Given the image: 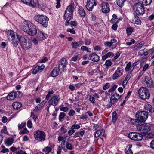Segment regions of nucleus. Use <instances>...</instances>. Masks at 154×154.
Here are the masks:
<instances>
[{
    "label": "nucleus",
    "instance_id": "f257e3e1",
    "mask_svg": "<svg viewBox=\"0 0 154 154\" xmlns=\"http://www.w3.org/2000/svg\"><path fill=\"white\" fill-rule=\"evenodd\" d=\"M20 44L22 48L25 50L29 49L32 46L30 40L26 35H23L20 36Z\"/></svg>",
    "mask_w": 154,
    "mask_h": 154
},
{
    "label": "nucleus",
    "instance_id": "f03ea898",
    "mask_svg": "<svg viewBox=\"0 0 154 154\" xmlns=\"http://www.w3.org/2000/svg\"><path fill=\"white\" fill-rule=\"evenodd\" d=\"M74 9L73 6L72 5H69L67 7L64 15V18L66 20L65 23V25H68L69 23V21L72 18Z\"/></svg>",
    "mask_w": 154,
    "mask_h": 154
},
{
    "label": "nucleus",
    "instance_id": "7ed1b4c3",
    "mask_svg": "<svg viewBox=\"0 0 154 154\" xmlns=\"http://www.w3.org/2000/svg\"><path fill=\"white\" fill-rule=\"evenodd\" d=\"M34 19L44 27H46L48 26L49 18L45 15H36L34 17Z\"/></svg>",
    "mask_w": 154,
    "mask_h": 154
},
{
    "label": "nucleus",
    "instance_id": "20e7f679",
    "mask_svg": "<svg viewBox=\"0 0 154 154\" xmlns=\"http://www.w3.org/2000/svg\"><path fill=\"white\" fill-rule=\"evenodd\" d=\"M136 125L137 129L139 131H141L143 133H147L150 130V125L144 122H140L138 124H136Z\"/></svg>",
    "mask_w": 154,
    "mask_h": 154
},
{
    "label": "nucleus",
    "instance_id": "39448f33",
    "mask_svg": "<svg viewBox=\"0 0 154 154\" xmlns=\"http://www.w3.org/2000/svg\"><path fill=\"white\" fill-rule=\"evenodd\" d=\"M148 114L145 111H138L135 115V117L141 122H144L147 119Z\"/></svg>",
    "mask_w": 154,
    "mask_h": 154
},
{
    "label": "nucleus",
    "instance_id": "423d86ee",
    "mask_svg": "<svg viewBox=\"0 0 154 154\" xmlns=\"http://www.w3.org/2000/svg\"><path fill=\"white\" fill-rule=\"evenodd\" d=\"M138 94L140 98L143 100L148 99L150 97L149 91L145 87H141L138 90Z\"/></svg>",
    "mask_w": 154,
    "mask_h": 154
},
{
    "label": "nucleus",
    "instance_id": "0eeeda50",
    "mask_svg": "<svg viewBox=\"0 0 154 154\" xmlns=\"http://www.w3.org/2000/svg\"><path fill=\"white\" fill-rule=\"evenodd\" d=\"M134 9L136 13L138 15H142L145 12V8L143 5L140 2L135 4L134 5Z\"/></svg>",
    "mask_w": 154,
    "mask_h": 154
},
{
    "label": "nucleus",
    "instance_id": "6e6552de",
    "mask_svg": "<svg viewBox=\"0 0 154 154\" xmlns=\"http://www.w3.org/2000/svg\"><path fill=\"white\" fill-rule=\"evenodd\" d=\"M35 139L39 142H43L45 140L46 135L44 132L41 130H37L34 132Z\"/></svg>",
    "mask_w": 154,
    "mask_h": 154
},
{
    "label": "nucleus",
    "instance_id": "1a4fd4ad",
    "mask_svg": "<svg viewBox=\"0 0 154 154\" xmlns=\"http://www.w3.org/2000/svg\"><path fill=\"white\" fill-rule=\"evenodd\" d=\"M128 137L134 141H140L143 138V135L139 133L131 132L128 135Z\"/></svg>",
    "mask_w": 154,
    "mask_h": 154
},
{
    "label": "nucleus",
    "instance_id": "9d476101",
    "mask_svg": "<svg viewBox=\"0 0 154 154\" xmlns=\"http://www.w3.org/2000/svg\"><path fill=\"white\" fill-rule=\"evenodd\" d=\"M60 99V98L59 96L57 95L54 96L49 100L48 103L49 105L56 106L58 104Z\"/></svg>",
    "mask_w": 154,
    "mask_h": 154
},
{
    "label": "nucleus",
    "instance_id": "9b49d317",
    "mask_svg": "<svg viewBox=\"0 0 154 154\" xmlns=\"http://www.w3.org/2000/svg\"><path fill=\"white\" fill-rule=\"evenodd\" d=\"M97 5V3L95 0H87L85 7L89 11H92L94 6Z\"/></svg>",
    "mask_w": 154,
    "mask_h": 154
},
{
    "label": "nucleus",
    "instance_id": "f8f14e48",
    "mask_svg": "<svg viewBox=\"0 0 154 154\" xmlns=\"http://www.w3.org/2000/svg\"><path fill=\"white\" fill-rule=\"evenodd\" d=\"M67 64V60L66 59L62 58L58 62V68L59 69H62L66 68Z\"/></svg>",
    "mask_w": 154,
    "mask_h": 154
},
{
    "label": "nucleus",
    "instance_id": "ddd939ff",
    "mask_svg": "<svg viewBox=\"0 0 154 154\" xmlns=\"http://www.w3.org/2000/svg\"><path fill=\"white\" fill-rule=\"evenodd\" d=\"M123 70L120 67H119L112 75V79L113 80L117 79L120 76L123 74Z\"/></svg>",
    "mask_w": 154,
    "mask_h": 154
},
{
    "label": "nucleus",
    "instance_id": "4468645a",
    "mask_svg": "<svg viewBox=\"0 0 154 154\" xmlns=\"http://www.w3.org/2000/svg\"><path fill=\"white\" fill-rule=\"evenodd\" d=\"M31 25V26H30L29 29L26 33L31 36H33L36 34L37 30L35 25L32 24Z\"/></svg>",
    "mask_w": 154,
    "mask_h": 154
},
{
    "label": "nucleus",
    "instance_id": "2eb2a0df",
    "mask_svg": "<svg viewBox=\"0 0 154 154\" xmlns=\"http://www.w3.org/2000/svg\"><path fill=\"white\" fill-rule=\"evenodd\" d=\"M88 59L94 62H98L100 59V57L96 53H93L90 54Z\"/></svg>",
    "mask_w": 154,
    "mask_h": 154
},
{
    "label": "nucleus",
    "instance_id": "dca6fc26",
    "mask_svg": "<svg viewBox=\"0 0 154 154\" xmlns=\"http://www.w3.org/2000/svg\"><path fill=\"white\" fill-rule=\"evenodd\" d=\"M102 7V12L105 13H108L110 11L109 5L106 2L103 3L101 4Z\"/></svg>",
    "mask_w": 154,
    "mask_h": 154
},
{
    "label": "nucleus",
    "instance_id": "f3484780",
    "mask_svg": "<svg viewBox=\"0 0 154 154\" xmlns=\"http://www.w3.org/2000/svg\"><path fill=\"white\" fill-rule=\"evenodd\" d=\"M21 1L23 3L33 8H35L36 5V3L33 0H21Z\"/></svg>",
    "mask_w": 154,
    "mask_h": 154
},
{
    "label": "nucleus",
    "instance_id": "a211bd4d",
    "mask_svg": "<svg viewBox=\"0 0 154 154\" xmlns=\"http://www.w3.org/2000/svg\"><path fill=\"white\" fill-rule=\"evenodd\" d=\"M20 37H19L16 34V36L14 38L10 40L11 42L14 47H16L18 45L19 42H20Z\"/></svg>",
    "mask_w": 154,
    "mask_h": 154
},
{
    "label": "nucleus",
    "instance_id": "6ab92c4d",
    "mask_svg": "<svg viewBox=\"0 0 154 154\" xmlns=\"http://www.w3.org/2000/svg\"><path fill=\"white\" fill-rule=\"evenodd\" d=\"M32 23H28L27 21H25L23 23V30L26 33L29 29L30 26H31Z\"/></svg>",
    "mask_w": 154,
    "mask_h": 154
},
{
    "label": "nucleus",
    "instance_id": "aec40b11",
    "mask_svg": "<svg viewBox=\"0 0 154 154\" xmlns=\"http://www.w3.org/2000/svg\"><path fill=\"white\" fill-rule=\"evenodd\" d=\"M37 33V37L40 40H43L45 39L48 37V35L41 31H38Z\"/></svg>",
    "mask_w": 154,
    "mask_h": 154
},
{
    "label": "nucleus",
    "instance_id": "412c9836",
    "mask_svg": "<svg viewBox=\"0 0 154 154\" xmlns=\"http://www.w3.org/2000/svg\"><path fill=\"white\" fill-rule=\"evenodd\" d=\"M105 131L103 129L98 130L95 132V136L98 137L100 136L103 137L104 135Z\"/></svg>",
    "mask_w": 154,
    "mask_h": 154
},
{
    "label": "nucleus",
    "instance_id": "4be33fe9",
    "mask_svg": "<svg viewBox=\"0 0 154 154\" xmlns=\"http://www.w3.org/2000/svg\"><path fill=\"white\" fill-rule=\"evenodd\" d=\"M15 34L16 35L17 34L13 31L9 30L7 32V36L8 39L10 40L11 39L14 38L16 36Z\"/></svg>",
    "mask_w": 154,
    "mask_h": 154
},
{
    "label": "nucleus",
    "instance_id": "5701e85b",
    "mask_svg": "<svg viewBox=\"0 0 154 154\" xmlns=\"http://www.w3.org/2000/svg\"><path fill=\"white\" fill-rule=\"evenodd\" d=\"M144 108L146 111H149V112H154V108L152 107V106L148 104H146L144 106Z\"/></svg>",
    "mask_w": 154,
    "mask_h": 154
},
{
    "label": "nucleus",
    "instance_id": "b1692460",
    "mask_svg": "<svg viewBox=\"0 0 154 154\" xmlns=\"http://www.w3.org/2000/svg\"><path fill=\"white\" fill-rule=\"evenodd\" d=\"M16 92L14 91L11 93L7 96V99L9 100H14L16 97Z\"/></svg>",
    "mask_w": 154,
    "mask_h": 154
},
{
    "label": "nucleus",
    "instance_id": "393cba45",
    "mask_svg": "<svg viewBox=\"0 0 154 154\" xmlns=\"http://www.w3.org/2000/svg\"><path fill=\"white\" fill-rule=\"evenodd\" d=\"M60 70L59 68L56 67L54 68L52 72L51 75L53 77H55L57 76L59 74V71Z\"/></svg>",
    "mask_w": 154,
    "mask_h": 154
},
{
    "label": "nucleus",
    "instance_id": "a878e982",
    "mask_svg": "<svg viewBox=\"0 0 154 154\" xmlns=\"http://www.w3.org/2000/svg\"><path fill=\"white\" fill-rule=\"evenodd\" d=\"M22 104L19 102H15L12 104L13 109L15 110H18L22 106Z\"/></svg>",
    "mask_w": 154,
    "mask_h": 154
},
{
    "label": "nucleus",
    "instance_id": "bb28decb",
    "mask_svg": "<svg viewBox=\"0 0 154 154\" xmlns=\"http://www.w3.org/2000/svg\"><path fill=\"white\" fill-rule=\"evenodd\" d=\"M134 19L131 20L132 23L136 24L140 23L141 21L137 15L134 14Z\"/></svg>",
    "mask_w": 154,
    "mask_h": 154
},
{
    "label": "nucleus",
    "instance_id": "cd10ccee",
    "mask_svg": "<svg viewBox=\"0 0 154 154\" xmlns=\"http://www.w3.org/2000/svg\"><path fill=\"white\" fill-rule=\"evenodd\" d=\"M138 54L140 56H146L149 54L147 49L144 48L140 50L138 52Z\"/></svg>",
    "mask_w": 154,
    "mask_h": 154
},
{
    "label": "nucleus",
    "instance_id": "c85d7f7f",
    "mask_svg": "<svg viewBox=\"0 0 154 154\" xmlns=\"http://www.w3.org/2000/svg\"><path fill=\"white\" fill-rule=\"evenodd\" d=\"M132 146L131 144L128 145L125 149V151L127 154H132L133 152L131 149Z\"/></svg>",
    "mask_w": 154,
    "mask_h": 154
},
{
    "label": "nucleus",
    "instance_id": "c756f323",
    "mask_svg": "<svg viewBox=\"0 0 154 154\" xmlns=\"http://www.w3.org/2000/svg\"><path fill=\"white\" fill-rule=\"evenodd\" d=\"M14 141V139L12 138H8L5 141V144L7 146L11 145Z\"/></svg>",
    "mask_w": 154,
    "mask_h": 154
},
{
    "label": "nucleus",
    "instance_id": "7c9ffc66",
    "mask_svg": "<svg viewBox=\"0 0 154 154\" xmlns=\"http://www.w3.org/2000/svg\"><path fill=\"white\" fill-rule=\"evenodd\" d=\"M79 13L80 15L83 17H85V12L82 7H80L79 8Z\"/></svg>",
    "mask_w": 154,
    "mask_h": 154
},
{
    "label": "nucleus",
    "instance_id": "2f4dec72",
    "mask_svg": "<svg viewBox=\"0 0 154 154\" xmlns=\"http://www.w3.org/2000/svg\"><path fill=\"white\" fill-rule=\"evenodd\" d=\"M143 46V45L141 42L134 46V47L133 48L134 50L137 51L139 49L141 48Z\"/></svg>",
    "mask_w": 154,
    "mask_h": 154
},
{
    "label": "nucleus",
    "instance_id": "473e14b6",
    "mask_svg": "<svg viewBox=\"0 0 154 154\" xmlns=\"http://www.w3.org/2000/svg\"><path fill=\"white\" fill-rule=\"evenodd\" d=\"M125 1L126 0H116L117 4L119 7H122Z\"/></svg>",
    "mask_w": 154,
    "mask_h": 154
},
{
    "label": "nucleus",
    "instance_id": "72a5a7b5",
    "mask_svg": "<svg viewBox=\"0 0 154 154\" xmlns=\"http://www.w3.org/2000/svg\"><path fill=\"white\" fill-rule=\"evenodd\" d=\"M142 4L145 6L150 5L152 2V0H141Z\"/></svg>",
    "mask_w": 154,
    "mask_h": 154
},
{
    "label": "nucleus",
    "instance_id": "f704fd0d",
    "mask_svg": "<svg viewBox=\"0 0 154 154\" xmlns=\"http://www.w3.org/2000/svg\"><path fill=\"white\" fill-rule=\"evenodd\" d=\"M131 62H129L126 65V67L125 68V71H129L131 69Z\"/></svg>",
    "mask_w": 154,
    "mask_h": 154
},
{
    "label": "nucleus",
    "instance_id": "c9c22d12",
    "mask_svg": "<svg viewBox=\"0 0 154 154\" xmlns=\"http://www.w3.org/2000/svg\"><path fill=\"white\" fill-rule=\"evenodd\" d=\"M51 150L52 148L51 147L47 146L43 149V151L46 154H48L51 151Z\"/></svg>",
    "mask_w": 154,
    "mask_h": 154
},
{
    "label": "nucleus",
    "instance_id": "e433bc0d",
    "mask_svg": "<svg viewBox=\"0 0 154 154\" xmlns=\"http://www.w3.org/2000/svg\"><path fill=\"white\" fill-rule=\"evenodd\" d=\"M133 28L131 27H127L126 29V32L128 35H130L133 31Z\"/></svg>",
    "mask_w": 154,
    "mask_h": 154
},
{
    "label": "nucleus",
    "instance_id": "4c0bfd02",
    "mask_svg": "<svg viewBox=\"0 0 154 154\" xmlns=\"http://www.w3.org/2000/svg\"><path fill=\"white\" fill-rule=\"evenodd\" d=\"M66 115L65 113L64 112H60L59 115V121L62 122L63 119L64 118Z\"/></svg>",
    "mask_w": 154,
    "mask_h": 154
},
{
    "label": "nucleus",
    "instance_id": "58836bf2",
    "mask_svg": "<svg viewBox=\"0 0 154 154\" xmlns=\"http://www.w3.org/2000/svg\"><path fill=\"white\" fill-rule=\"evenodd\" d=\"M71 46L73 48H76L78 47H79L78 43L75 41L74 42L72 43Z\"/></svg>",
    "mask_w": 154,
    "mask_h": 154
},
{
    "label": "nucleus",
    "instance_id": "ea45409f",
    "mask_svg": "<svg viewBox=\"0 0 154 154\" xmlns=\"http://www.w3.org/2000/svg\"><path fill=\"white\" fill-rule=\"evenodd\" d=\"M131 72L132 71H131L130 72H129L128 73L125 79V81H126V82L128 81L129 80L130 77L132 76Z\"/></svg>",
    "mask_w": 154,
    "mask_h": 154
},
{
    "label": "nucleus",
    "instance_id": "a19ab883",
    "mask_svg": "<svg viewBox=\"0 0 154 154\" xmlns=\"http://www.w3.org/2000/svg\"><path fill=\"white\" fill-rule=\"evenodd\" d=\"M111 97H112L113 99H116L118 100V99L120 98V96L118 94L116 93H115L113 95H112Z\"/></svg>",
    "mask_w": 154,
    "mask_h": 154
},
{
    "label": "nucleus",
    "instance_id": "79ce46f5",
    "mask_svg": "<svg viewBox=\"0 0 154 154\" xmlns=\"http://www.w3.org/2000/svg\"><path fill=\"white\" fill-rule=\"evenodd\" d=\"M66 148L69 150H71L73 149V146L72 145L69 143L67 142L66 144Z\"/></svg>",
    "mask_w": 154,
    "mask_h": 154
},
{
    "label": "nucleus",
    "instance_id": "37998d69",
    "mask_svg": "<svg viewBox=\"0 0 154 154\" xmlns=\"http://www.w3.org/2000/svg\"><path fill=\"white\" fill-rule=\"evenodd\" d=\"M80 128V125L74 124L72 125L71 127V129H78Z\"/></svg>",
    "mask_w": 154,
    "mask_h": 154
},
{
    "label": "nucleus",
    "instance_id": "c03bdc74",
    "mask_svg": "<svg viewBox=\"0 0 154 154\" xmlns=\"http://www.w3.org/2000/svg\"><path fill=\"white\" fill-rule=\"evenodd\" d=\"M118 100L116 99H113L112 97H111L110 99V103L112 105H114L116 103L118 102Z\"/></svg>",
    "mask_w": 154,
    "mask_h": 154
},
{
    "label": "nucleus",
    "instance_id": "a18cd8bd",
    "mask_svg": "<svg viewBox=\"0 0 154 154\" xmlns=\"http://www.w3.org/2000/svg\"><path fill=\"white\" fill-rule=\"evenodd\" d=\"M39 67H38L37 66H36L33 70L32 72V73L33 74H36L39 71Z\"/></svg>",
    "mask_w": 154,
    "mask_h": 154
},
{
    "label": "nucleus",
    "instance_id": "49530a36",
    "mask_svg": "<svg viewBox=\"0 0 154 154\" xmlns=\"http://www.w3.org/2000/svg\"><path fill=\"white\" fill-rule=\"evenodd\" d=\"M131 122L133 124H135V123H137V124H138L140 123V122L138 121V120L136 118V119H132L131 120Z\"/></svg>",
    "mask_w": 154,
    "mask_h": 154
},
{
    "label": "nucleus",
    "instance_id": "de8ad7c7",
    "mask_svg": "<svg viewBox=\"0 0 154 154\" xmlns=\"http://www.w3.org/2000/svg\"><path fill=\"white\" fill-rule=\"evenodd\" d=\"M112 63L109 60H106L105 63V65L108 67H109L111 66L112 64Z\"/></svg>",
    "mask_w": 154,
    "mask_h": 154
},
{
    "label": "nucleus",
    "instance_id": "09e8293b",
    "mask_svg": "<svg viewBox=\"0 0 154 154\" xmlns=\"http://www.w3.org/2000/svg\"><path fill=\"white\" fill-rule=\"evenodd\" d=\"M31 116H32V119L35 122L36 121V119L38 117V115H35L32 112L31 113Z\"/></svg>",
    "mask_w": 154,
    "mask_h": 154
},
{
    "label": "nucleus",
    "instance_id": "8fccbe9b",
    "mask_svg": "<svg viewBox=\"0 0 154 154\" xmlns=\"http://www.w3.org/2000/svg\"><path fill=\"white\" fill-rule=\"evenodd\" d=\"M135 42V40L134 39H131L130 40V42H127L126 43L127 45L128 46L131 45L132 44H134Z\"/></svg>",
    "mask_w": 154,
    "mask_h": 154
},
{
    "label": "nucleus",
    "instance_id": "3c124183",
    "mask_svg": "<svg viewBox=\"0 0 154 154\" xmlns=\"http://www.w3.org/2000/svg\"><path fill=\"white\" fill-rule=\"evenodd\" d=\"M95 99L92 95H90L89 97V100L92 103L94 104L95 103L94 101H95Z\"/></svg>",
    "mask_w": 154,
    "mask_h": 154
},
{
    "label": "nucleus",
    "instance_id": "603ef678",
    "mask_svg": "<svg viewBox=\"0 0 154 154\" xmlns=\"http://www.w3.org/2000/svg\"><path fill=\"white\" fill-rule=\"evenodd\" d=\"M26 125V123H22L21 124H19L18 126L19 130H20L23 128Z\"/></svg>",
    "mask_w": 154,
    "mask_h": 154
},
{
    "label": "nucleus",
    "instance_id": "864d4df0",
    "mask_svg": "<svg viewBox=\"0 0 154 154\" xmlns=\"http://www.w3.org/2000/svg\"><path fill=\"white\" fill-rule=\"evenodd\" d=\"M60 130L63 134H65L67 131V130L63 127H61L60 129Z\"/></svg>",
    "mask_w": 154,
    "mask_h": 154
},
{
    "label": "nucleus",
    "instance_id": "5fc2aeb1",
    "mask_svg": "<svg viewBox=\"0 0 154 154\" xmlns=\"http://www.w3.org/2000/svg\"><path fill=\"white\" fill-rule=\"evenodd\" d=\"M150 147L154 150V139L152 140L149 143Z\"/></svg>",
    "mask_w": 154,
    "mask_h": 154
},
{
    "label": "nucleus",
    "instance_id": "6e6d98bb",
    "mask_svg": "<svg viewBox=\"0 0 154 154\" xmlns=\"http://www.w3.org/2000/svg\"><path fill=\"white\" fill-rule=\"evenodd\" d=\"M27 126L29 128H31L32 126V121L30 120H29L27 122Z\"/></svg>",
    "mask_w": 154,
    "mask_h": 154
},
{
    "label": "nucleus",
    "instance_id": "4d7b16f0",
    "mask_svg": "<svg viewBox=\"0 0 154 154\" xmlns=\"http://www.w3.org/2000/svg\"><path fill=\"white\" fill-rule=\"evenodd\" d=\"M67 31V32H70L71 33L73 34H75V32L74 28H72V29L68 28Z\"/></svg>",
    "mask_w": 154,
    "mask_h": 154
},
{
    "label": "nucleus",
    "instance_id": "13d9d810",
    "mask_svg": "<svg viewBox=\"0 0 154 154\" xmlns=\"http://www.w3.org/2000/svg\"><path fill=\"white\" fill-rule=\"evenodd\" d=\"M110 86V84L108 83H106V84L103 87V89L104 90H105L108 88Z\"/></svg>",
    "mask_w": 154,
    "mask_h": 154
},
{
    "label": "nucleus",
    "instance_id": "bf43d9fd",
    "mask_svg": "<svg viewBox=\"0 0 154 154\" xmlns=\"http://www.w3.org/2000/svg\"><path fill=\"white\" fill-rule=\"evenodd\" d=\"M75 111L73 109H71L70 110L69 112L68 113V115L70 116H73L75 114Z\"/></svg>",
    "mask_w": 154,
    "mask_h": 154
},
{
    "label": "nucleus",
    "instance_id": "052dcab7",
    "mask_svg": "<svg viewBox=\"0 0 154 154\" xmlns=\"http://www.w3.org/2000/svg\"><path fill=\"white\" fill-rule=\"evenodd\" d=\"M37 5L39 6H41L42 5V6L44 7L45 6V2H42V4L41 1H40V2L37 1Z\"/></svg>",
    "mask_w": 154,
    "mask_h": 154
},
{
    "label": "nucleus",
    "instance_id": "680f3d73",
    "mask_svg": "<svg viewBox=\"0 0 154 154\" xmlns=\"http://www.w3.org/2000/svg\"><path fill=\"white\" fill-rule=\"evenodd\" d=\"M78 57V55H75L72 58L71 60L74 61H76L77 60Z\"/></svg>",
    "mask_w": 154,
    "mask_h": 154
},
{
    "label": "nucleus",
    "instance_id": "e2e57ef3",
    "mask_svg": "<svg viewBox=\"0 0 154 154\" xmlns=\"http://www.w3.org/2000/svg\"><path fill=\"white\" fill-rule=\"evenodd\" d=\"M75 131V130L73 129H71L68 131V133L69 135H72Z\"/></svg>",
    "mask_w": 154,
    "mask_h": 154
},
{
    "label": "nucleus",
    "instance_id": "0e129e2a",
    "mask_svg": "<svg viewBox=\"0 0 154 154\" xmlns=\"http://www.w3.org/2000/svg\"><path fill=\"white\" fill-rule=\"evenodd\" d=\"M107 58L110 57H113L114 56L113 53L112 52H109L106 54Z\"/></svg>",
    "mask_w": 154,
    "mask_h": 154
},
{
    "label": "nucleus",
    "instance_id": "69168bd1",
    "mask_svg": "<svg viewBox=\"0 0 154 154\" xmlns=\"http://www.w3.org/2000/svg\"><path fill=\"white\" fill-rule=\"evenodd\" d=\"M113 24L112 26V29L116 31L117 30L118 27V25L117 23H112Z\"/></svg>",
    "mask_w": 154,
    "mask_h": 154
},
{
    "label": "nucleus",
    "instance_id": "338daca9",
    "mask_svg": "<svg viewBox=\"0 0 154 154\" xmlns=\"http://www.w3.org/2000/svg\"><path fill=\"white\" fill-rule=\"evenodd\" d=\"M42 107L40 106V105L38 104L35 108L34 109L35 111L37 112L38 111L41 110Z\"/></svg>",
    "mask_w": 154,
    "mask_h": 154
},
{
    "label": "nucleus",
    "instance_id": "774afa93",
    "mask_svg": "<svg viewBox=\"0 0 154 154\" xmlns=\"http://www.w3.org/2000/svg\"><path fill=\"white\" fill-rule=\"evenodd\" d=\"M16 154H26V152L23 150H20L16 152Z\"/></svg>",
    "mask_w": 154,
    "mask_h": 154
}]
</instances>
